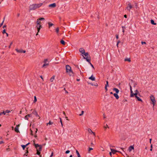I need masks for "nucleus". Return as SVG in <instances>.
I'll return each instance as SVG.
<instances>
[{
	"mask_svg": "<svg viewBox=\"0 0 157 157\" xmlns=\"http://www.w3.org/2000/svg\"><path fill=\"white\" fill-rule=\"evenodd\" d=\"M2 33L3 34L5 33H6V29H4L3 30V32H2Z\"/></svg>",
	"mask_w": 157,
	"mask_h": 157,
	"instance_id": "nucleus-42",
	"label": "nucleus"
},
{
	"mask_svg": "<svg viewBox=\"0 0 157 157\" xmlns=\"http://www.w3.org/2000/svg\"><path fill=\"white\" fill-rule=\"evenodd\" d=\"M146 42H141V44H146Z\"/></svg>",
	"mask_w": 157,
	"mask_h": 157,
	"instance_id": "nucleus-49",
	"label": "nucleus"
},
{
	"mask_svg": "<svg viewBox=\"0 0 157 157\" xmlns=\"http://www.w3.org/2000/svg\"><path fill=\"white\" fill-rule=\"evenodd\" d=\"M105 86H106L107 87L109 86L108 82V81H106V84L105 85Z\"/></svg>",
	"mask_w": 157,
	"mask_h": 157,
	"instance_id": "nucleus-35",
	"label": "nucleus"
},
{
	"mask_svg": "<svg viewBox=\"0 0 157 157\" xmlns=\"http://www.w3.org/2000/svg\"><path fill=\"white\" fill-rule=\"evenodd\" d=\"M59 119L60 120V122L61 123V122H62V119L61 118H59Z\"/></svg>",
	"mask_w": 157,
	"mask_h": 157,
	"instance_id": "nucleus-54",
	"label": "nucleus"
},
{
	"mask_svg": "<svg viewBox=\"0 0 157 157\" xmlns=\"http://www.w3.org/2000/svg\"><path fill=\"white\" fill-rule=\"evenodd\" d=\"M32 117V115L31 114H28L27 115H26L25 117V120H28L29 117Z\"/></svg>",
	"mask_w": 157,
	"mask_h": 157,
	"instance_id": "nucleus-15",
	"label": "nucleus"
},
{
	"mask_svg": "<svg viewBox=\"0 0 157 157\" xmlns=\"http://www.w3.org/2000/svg\"><path fill=\"white\" fill-rule=\"evenodd\" d=\"M152 145L151 144V149H150L151 151H152Z\"/></svg>",
	"mask_w": 157,
	"mask_h": 157,
	"instance_id": "nucleus-44",
	"label": "nucleus"
},
{
	"mask_svg": "<svg viewBox=\"0 0 157 157\" xmlns=\"http://www.w3.org/2000/svg\"><path fill=\"white\" fill-rule=\"evenodd\" d=\"M32 114H34V115H35L36 116V117H39V118L40 119V116H39L38 115L36 111L35 110H33V111L32 112Z\"/></svg>",
	"mask_w": 157,
	"mask_h": 157,
	"instance_id": "nucleus-12",
	"label": "nucleus"
},
{
	"mask_svg": "<svg viewBox=\"0 0 157 157\" xmlns=\"http://www.w3.org/2000/svg\"><path fill=\"white\" fill-rule=\"evenodd\" d=\"M134 149V147L132 146H131L129 147L128 148V150L130 152L132 150Z\"/></svg>",
	"mask_w": 157,
	"mask_h": 157,
	"instance_id": "nucleus-18",
	"label": "nucleus"
},
{
	"mask_svg": "<svg viewBox=\"0 0 157 157\" xmlns=\"http://www.w3.org/2000/svg\"><path fill=\"white\" fill-rule=\"evenodd\" d=\"M69 152H70V151L69 150H67L65 152L66 154H68Z\"/></svg>",
	"mask_w": 157,
	"mask_h": 157,
	"instance_id": "nucleus-43",
	"label": "nucleus"
},
{
	"mask_svg": "<svg viewBox=\"0 0 157 157\" xmlns=\"http://www.w3.org/2000/svg\"><path fill=\"white\" fill-rule=\"evenodd\" d=\"M76 153L78 155V157H81L78 151L77 150L76 151Z\"/></svg>",
	"mask_w": 157,
	"mask_h": 157,
	"instance_id": "nucleus-28",
	"label": "nucleus"
},
{
	"mask_svg": "<svg viewBox=\"0 0 157 157\" xmlns=\"http://www.w3.org/2000/svg\"><path fill=\"white\" fill-rule=\"evenodd\" d=\"M53 124V123L52 122H51V121H49L48 123H47V125H48V124H49V125H51L52 124Z\"/></svg>",
	"mask_w": 157,
	"mask_h": 157,
	"instance_id": "nucleus-33",
	"label": "nucleus"
},
{
	"mask_svg": "<svg viewBox=\"0 0 157 157\" xmlns=\"http://www.w3.org/2000/svg\"><path fill=\"white\" fill-rule=\"evenodd\" d=\"M151 139H150V143L151 144Z\"/></svg>",
	"mask_w": 157,
	"mask_h": 157,
	"instance_id": "nucleus-59",
	"label": "nucleus"
},
{
	"mask_svg": "<svg viewBox=\"0 0 157 157\" xmlns=\"http://www.w3.org/2000/svg\"><path fill=\"white\" fill-rule=\"evenodd\" d=\"M48 24L49 25V27H50L51 26L53 25V24L52 23H50V22H48Z\"/></svg>",
	"mask_w": 157,
	"mask_h": 157,
	"instance_id": "nucleus-31",
	"label": "nucleus"
},
{
	"mask_svg": "<svg viewBox=\"0 0 157 157\" xmlns=\"http://www.w3.org/2000/svg\"><path fill=\"white\" fill-rule=\"evenodd\" d=\"M66 72L70 76H74V74L73 71L71 70V67L69 65H66Z\"/></svg>",
	"mask_w": 157,
	"mask_h": 157,
	"instance_id": "nucleus-3",
	"label": "nucleus"
},
{
	"mask_svg": "<svg viewBox=\"0 0 157 157\" xmlns=\"http://www.w3.org/2000/svg\"><path fill=\"white\" fill-rule=\"evenodd\" d=\"M124 17L125 18H126L127 17V15H124Z\"/></svg>",
	"mask_w": 157,
	"mask_h": 157,
	"instance_id": "nucleus-63",
	"label": "nucleus"
},
{
	"mask_svg": "<svg viewBox=\"0 0 157 157\" xmlns=\"http://www.w3.org/2000/svg\"><path fill=\"white\" fill-rule=\"evenodd\" d=\"M116 38L117 39H118V35H116Z\"/></svg>",
	"mask_w": 157,
	"mask_h": 157,
	"instance_id": "nucleus-53",
	"label": "nucleus"
},
{
	"mask_svg": "<svg viewBox=\"0 0 157 157\" xmlns=\"http://www.w3.org/2000/svg\"><path fill=\"white\" fill-rule=\"evenodd\" d=\"M93 149V148H91V147H89V150H88V151H89V153L90 151L91 150H92Z\"/></svg>",
	"mask_w": 157,
	"mask_h": 157,
	"instance_id": "nucleus-37",
	"label": "nucleus"
},
{
	"mask_svg": "<svg viewBox=\"0 0 157 157\" xmlns=\"http://www.w3.org/2000/svg\"><path fill=\"white\" fill-rule=\"evenodd\" d=\"M2 114H3L4 115H5L6 114V112L5 111L1 113Z\"/></svg>",
	"mask_w": 157,
	"mask_h": 157,
	"instance_id": "nucleus-46",
	"label": "nucleus"
},
{
	"mask_svg": "<svg viewBox=\"0 0 157 157\" xmlns=\"http://www.w3.org/2000/svg\"><path fill=\"white\" fill-rule=\"evenodd\" d=\"M28 153V150H26V154H27Z\"/></svg>",
	"mask_w": 157,
	"mask_h": 157,
	"instance_id": "nucleus-57",
	"label": "nucleus"
},
{
	"mask_svg": "<svg viewBox=\"0 0 157 157\" xmlns=\"http://www.w3.org/2000/svg\"><path fill=\"white\" fill-rule=\"evenodd\" d=\"M79 52L83 55H84L86 52L85 50L83 48H80L79 49Z\"/></svg>",
	"mask_w": 157,
	"mask_h": 157,
	"instance_id": "nucleus-14",
	"label": "nucleus"
},
{
	"mask_svg": "<svg viewBox=\"0 0 157 157\" xmlns=\"http://www.w3.org/2000/svg\"><path fill=\"white\" fill-rule=\"evenodd\" d=\"M4 19L3 21H2V23H1L0 24V28L2 26V25H3V23H4Z\"/></svg>",
	"mask_w": 157,
	"mask_h": 157,
	"instance_id": "nucleus-40",
	"label": "nucleus"
},
{
	"mask_svg": "<svg viewBox=\"0 0 157 157\" xmlns=\"http://www.w3.org/2000/svg\"><path fill=\"white\" fill-rule=\"evenodd\" d=\"M48 6L51 8H54L56 6V4L55 3H53L49 5Z\"/></svg>",
	"mask_w": 157,
	"mask_h": 157,
	"instance_id": "nucleus-13",
	"label": "nucleus"
},
{
	"mask_svg": "<svg viewBox=\"0 0 157 157\" xmlns=\"http://www.w3.org/2000/svg\"><path fill=\"white\" fill-rule=\"evenodd\" d=\"M107 87L106 86H105V89L106 90V91H107L108 90V89L107 88Z\"/></svg>",
	"mask_w": 157,
	"mask_h": 157,
	"instance_id": "nucleus-47",
	"label": "nucleus"
},
{
	"mask_svg": "<svg viewBox=\"0 0 157 157\" xmlns=\"http://www.w3.org/2000/svg\"><path fill=\"white\" fill-rule=\"evenodd\" d=\"M20 13H18V14H17V16L18 17H19L20 16Z\"/></svg>",
	"mask_w": 157,
	"mask_h": 157,
	"instance_id": "nucleus-60",
	"label": "nucleus"
},
{
	"mask_svg": "<svg viewBox=\"0 0 157 157\" xmlns=\"http://www.w3.org/2000/svg\"><path fill=\"white\" fill-rule=\"evenodd\" d=\"M12 44H13L12 42H11L10 43V46H9V48H10V46H11V45Z\"/></svg>",
	"mask_w": 157,
	"mask_h": 157,
	"instance_id": "nucleus-48",
	"label": "nucleus"
},
{
	"mask_svg": "<svg viewBox=\"0 0 157 157\" xmlns=\"http://www.w3.org/2000/svg\"><path fill=\"white\" fill-rule=\"evenodd\" d=\"M30 144V143H28L27 144H26L25 146H26V147L27 146H28V145L29 144Z\"/></svg>",
	"mask_w": 157,
	"mask_h": 157,
	"instance_id": "nucleus-56",
	"label": "nucleus"
},
{
	"mask_svg": "<svg viewBox=\"0 0 157 157\" xmlns=\"http://www.w3.org/2000/svg\"><path fill=\"white\" fill-rule=\"evenodd\" d=\"M104 127L105 128H109L108 126V125L107 124H106V125Z\"/></svg>",
	"mask_w": 157,
	"mask_h": 157,
	"instance_id": "nucleus-39",
	"label": "nucleus"
},
{
	"mask_svg": "<svg viewBox=\"0 0 157 157\" xmlns=\"http://www.w3.org/2000/svg\"><path fill=\"white\" fill-rule=\"evenodd\" d=\"M37 137V134H35L34 135V137H35V138H36V137Z\"/></svg>",
	"mask_w": 157,
	"mask_h": 157,
	"instance_id": "nucleus-51",
	"label": "nucleus"
},
{
	"mask_svg": "<svg viewBox=\"0 0 157 157\" xmlns=\"http://www.w3.org/2000/svg\"><path fill=\"white\" fill-rule=\"evenodd\" d=\"M65 118L67 119V120H69L68 119V117H65Z\"/></svg>",
	"mask_w": 157,
	"mask_h": 157,
	"instance_id": "nucleus-58",
	"label": "nucleus"
},
{
	"mask_svg": "<svg viewBox=\"0 0 157 157\" xmlns=\"http://www.w3.org/2000/svg\"><path fill=\"white\" fill-rule=\"evenodd\" d=\"M89 63H90L91 66L93 68H94V67L93 65L92 64V63H91L90 61V62H89Z\"/></svg>",
	"mask_w": 157,
	"mask_h": 157,
	"instance_id": "nucleus-38",
	"label": "nucleus"
},
{
	"mask_svg": "<svg viewBox=\"0 0 157 157\" xmlns=\"http://www.w3.org/2000/svg\"><path fill=\"white\" fill-rule=\"evenodd\" d=\"M33 145H34L35 148H36L37 151V154L40 155V152L42 150V146L38 144H36L34 142V141Z\"/></svg>",
	"mask_w": 157,
	"mask_h": 157,
	"instance_id": "nucleus-4",
	"label": "nucleus"
},
{
	"mask_svg": "<svg viewBox=\"0 0 157 157\" xmlns=\"http://www.w3.org/2000/svg\"><path fill=\"white\" fill-rule=\"evenodd\" d=\"M60 42L63 45H65V42L63 40H61L60 41Z\"/></svg>",
	"mask_w": 157,
	"mask_h": 157,
	"instance_id": "nucleus-24",
	"label": "nucleus"
},
{
	"mask_svg": "<svg viewBox=\"0 0 157 157\" xmlns=\"http://www.w3.org/2000/svg\"><path fill=\"white\" fill-rule=\"evenodd\" d=\"M33 129L34 131H35V134H36L37 131V128H33Z\"/></svg>",
	"mask_w": 157,
	"mask_h": 157,
	"instance_id": "nucleus-32",
	"label": "nucleus"
},
{
	"mask_svg": "<svg viewBox=\"0 0 157 157\" xmlns=\"http://www.w3.org/2000/svg\"><path fill=\"white\" fill-rule=\"evenodd\" d=\"M150 99L152 102L151 103L153 105V107L154 109V106L156 102L155 97L153 95H151L150 96Z\"/></svg>",
	"mask_w": 157,
	"mask_h": 157,
	"instance_id": "nucleus-6",
	"label": "nucleus"
},
{
	"mask_svg": "<svg viewBox=\"0 0 157 157\" xmlns=\"http://www.w3.org/2000/svg\"><path fill=\"white\" fill-rule=\"evenodd\" d=\"M55 76H52L51 78L50 79V81L51 82H53L54 80L55 79Z\"/></svg>",
	"mask_w": 157,
	"mask_h": 157,
	"instance_id": "nucleus-23",
	"label": "nucleus"
},
{
	"mask_svg": "<svg viewBox=\"0 0 157 157\" xmlns=\"http://www.w3.org/2000/svg\"><path fill=\"white\" fill-rule=\"evenodd\" d=\"M33 130L31 129V134L32 136L33 135Z\"/></svg>",
	"mask_w": 157,
	"mask_h": 157,
	"instance_id": "nucleus-36",
	"label": "nucleus"
},
{
	"mask_svg": "<svg viewBox=\"0 0 157 157\" xmlns=\"http://www.w3.org/2000/svg\"><path fill=\"white\" fill-rule=\"evenodd\" d=\"M53 152H52L51 153V155H50V157H52V156L53 155Z\"/></svg>",
	"mask_w": 157,
	"mask_h": 157,
	"instance_id": "nucleus-50",
	"label": "nucleus"
},
{
	"mask_svg": "<svg viewBox=\"0 0 157 157\" xmlns=\"http://www.w3.org/2000/svg\"><path fill=\"white\" fill-rule=\"evenodd\" d=\"M110 150L113 154H115L116 153V152H119V151H117L116 150L114 149H113L111 148L110 149Z\"/></svg>",
	"mask_w": 157,
	"mask_h": 157,
	"instance_id": "nucleus-17",
	"label": "nucleus"
},
{
	"mask_svg": "<svg viewBox=\"0 0 157 157\" xmlns=\"http://www.w3.org/2000/svg\"><path fill=\"white\" fill-rule=\"evenodd\" d=\"M130 93H131L130 95H132V94H133V91L132 90V87L131 86H130Z\"/></svg>",
	"mask_w": 157,
	"mask_h": 157,
	"instance_id": "nucleus-26",
	"label": "nucleus"
},
{
	"mask_svg": "<svg viewBox=\"0 0 157 157\" xmlns=\"http://www.w3.org/2000/svg\"><path fill=\"white\" fill-rule=\"evenodd\" d=\"M15 131L17 132H19V131L18 129V128L17 126L14 129Z\"/></svg>",
	"mask_w": 157,
	"mask_h": 157,
	"instance_id": "nucleus-21",
	"label": "nucleus"
},
{
	"mask_svg": "<svg viewBox=\"0 0 157 157\" xmlns=\"http://www.w3.org/2000/svg\"><path fill=\"white\" fill-rule=\"evenodd\" d=\"M44 20L45 19L42 17L38 19L37 20L35 28L37 29V32L36 34V36L38 35V33L40 32V29L42 28L41 21H44Z\"/></svg>",
	"mask_w": 157,
	"mask_h": 157,
	"instance_id": "nucleus-1",
	"label": "nucleus"
},
{
	"mask_svg": "<svg viewBox=\"0 0 157 157\" xmlns=\"http://www.w3.org/2000/svg\"><path fill=\"white\" fill-rule=\"evenodd\" d=\"M133 7V5H132L131 2H127V6L126 7V9L128 11L130 12L131 10L132 9Z\"/></svg>",
	"mask_w": 157,
	"mask_h": 157,
	"instance_id": "nucleus-7",
	"label": "nucleus"
},
{
	"mask_svg": "<svg viewBox=\"0 0 157 157\" xmlns=\"http://www.w3.org/2000/svg\"><path fill=\"white\" fill-rule=\"evenodd\" d=\"M63 114L64 115L66 116V114H65V112H64V111H63Z\"/></svg>",
	"mask_w": 157,
	"mask_h": 157,
	"instance_id": "nucleus-62",
	"label": "nucleus"
},
{
	"mask_svg": "<svg viewBox=\"0 0 157 157\" xmlns=\"http://www.w3.org/2000/svg\"><path fill=\"white\" fill-rule=\"evenodd\" d=\"M6 27V25H4V26H3V28H5V27Z\"/></svg>",
	"mask_w": 157,
	"mask_h": 157,
	"instance_id": "nucleus-61",
	"label": "nucleus"
},
{
	"mask_svg": "<svg viewBox=\"0 0 157 157\" xmlns=\"http://www.w3.org/2000/svg\"><path fill=\"white\" fill-rule=\"evenodd\" d=\"M151 24H152V25H156V23H155L154 22V21L153 20H151Z\"/></svg>",
	"mask_w": 157,
	"mask_h": 157,
	"instance_id": "nucleus-25",
	"label": "nucleus"
},
{
	"mask_svg": "<svg viewBox=\"0 0 157 157\" xmlns=\"http://www.w3.org/2000/svg\"><path fill=\"white\" fill-rule=\"evenodd\" d=\"M113 95L117 99L119 98V97L118 95L117 94V93H114L113 94Z\"/></svg>",
	"mask_w": 157,
	"mask_h": 157,
	"instance_id": "nucleus-20",
	"label": "nucleus"
},
{
	"mask_svg": "<svg viewBox=\"0 0 157 157\" xmlns=\"http://www.w3.org/2000/svg\"><path fill=\"white\" fill-rule=\"evenodd\" d=\"M5 112H6V113H9L10 112V111L9 110H6Z\"/></svg>",
	"mask_w": 157,
	"mask_h": 157,
	"instance_id": "nucleus-45",
	"label": "nucleus"
},
{
	"mask_svg": "<svg viewBox=\"0 0 157 157\" xmlns=\"http://www.w3.org/2000/svg\"><path fill=\"white\" fill-rule=\"evenodd\" d=\"M21 147H22L23 150H25V147H26V146L24 145H21Z\"/></svg>",
	"mask_w": 157,
	"mask_h": 157,
	"instance_id": "nucleus-29",
	"label": "nucleus"
},
{
	"mask_svg": "<svg viewBox=\"0 0 157 157\" xmlns=\"http://www.w3.org/2000/svg\"><path fill=\"white\" fill-rule=\"evenodd\" d=\"M124 61H128V62H130L131 61L130 58H126L124 59Z\"/></svg>",
	"mask_w": 157,
	"mask_h": 157,
	"instance_id": "nucleus-22",
	"label": "nucleus"
},
{
	"mask_svg": "<svg viewBox=\"0 0 157 157\" xmlns=\"http://www.w3.org/2000/svg\"><path fill=\"white\" fill-rule=\"evenodd\" d=\"M6 36H7V37H8V34L7 33H6Z\"/></svg>",
	"mask_w": 157,
	"mask_h": 157,
	"instance_id": "nucleus-64",
	"label": "nucleus"
},
{
	"mask_svg": "<svg viewBox=\"0 0 157 157\" xmlns=\"http://www.w3.org/2000/svg\"><path fill=\"white\" fill-rule=\"evenodd\" d=\"M136 93L137 94H138L139 92H138V90H136L135 91H134V93Z\"/></svg>",
	"mask_w": 157,
	"mask_h": 157,
	"instance_id": "nucleus-34",
	"label": "nucleus"
},
{
	"mask_svg": "<svg viewBox=\"0 0 157 157\" xmlns=\"http://www.w3.org/2000/svg\"><path fill=\"white\" fill-rule=\"evenodd\" d=\"M89 79L91 80L94 81H95V78L93 76V75H92L89 78Z\"/></svg>",
	"mask_w": 157,
	"mask_h": 157,
	"instance_id": "nucleus-16",
	"label": "nucleus"
},
{
	"mask_svg": "<svg viewBox=\"0 0 157 157\" xmlns=\"http://www.w3.org/2000/svg\"><path fill=\"white\" fill-rule=\"evenodd\" d=\"M87 131H88V132L90 134H93V135L94 136H95V133L94 132H92V131L90 129V128H88V129H87Z\"/></svg>",
	"mask_w": 157,
	"mask_h": 157,
	"instance_id": "nucleus-11",
	"label": "nucleus"
},
{
	"mask_svg": "<svg viewBox=\"0 0 157 157\" xmlns=\"http://www.w3.org/2000/svg\"><path fill=\"white\" fill-rule=\"evenodd\" d=\"M130 97H134L137 99V101H140L141 102H142L143 101L140 98V95L139 94H137L136 93H133V94L130 95Z\"/></svg>",
	"mask_w": 157,
	"mask_h": 157,
	"instance_id": "nucleus-5",
	"label": "nucleus"
},
{
	"mask_svg": "<svg viewBox=\"0 0 157 157\" xmlns=\"http://www.w3.org/2000/svg\"><path fill=\"white\" fill-rule=\"evenodd\" d=\"M43 5V3H40L38 4H34L30 5L29 6L30 10H34L40 7Z\"/></svg>",
	"mask_w": 157,
	"mask_h": 157,
	"instance_id": "nucleus-2",
	"label": "nucleus"
},
{
	"mask_svg": "<svg viewBox=\"0 0 157 157\" xmlns=\"http://www.w3.org/2000/svg\"><path fill=\"white\" fill-rule=\"evenodd\" d=\"M15 50L17 52H18V53H25L26 52L25 51L23 50L22 49L19 50L17 49H16Z\"/></svg>",
	"mask_w": 157,
	"mask_h": 157,
	"instance_id": "nucleus-10",
	"label": "nucleus"
},
{
	"mask_svg": "<svg viewBox=\"0 0 157 157\" xmlns=\"http://www.w3.org/2000/svg\"><path fill=\"white\" fill-rule=\"evenodd\" d=\"M113 90L116 92V93L118 94L119 92V90L117 88H114L113 89Z\"/></svg>",
	"mask_w": 157,
	"mask_h": 157,
	"instance_id": "nucleus-19",
	"label": "nucleus"
},
{
	"mask_svg": "<svg viewBox=\"0 0 157 157\" xmlns=\"http://www.w3.org/2000/svg\"><path fill=\"white\" fill-rule=\"evenodd\" d=\"M59 28H57L56 29V33L58 34L59 32Z\"/></svg>",
	"mask_w": 157,
	"mask_h": 157,
	"instance_id": "nucleus-27",
	"label": "nucleus"
},
{
	"mask_svg": "<svg viewBox=\"0 0 157 157\" xmlns=\"http://www.w3.org/2000/svg\"><path fill=\"white\" fill-rule=\"evenodd\" d=\"M3 143V141H1L0 142V144H2Z\"/></svg>",
	"mask_w": 157,
	"mask_h": 157,
	"instance_id": "nucleus-55",
	"label": "nucleus"
},
{
	"mask_svg": "<svg viewBox=\"0 0 157 157\" xmlns=\"http://www.w3.org/2000/svg\"><path fill=\"white\" fill-rule=\"evenodd\" d=\"M84 112V111H82V113L79 114V116H82Z\"/></svg>",
	"mask_w": 157,
	"mask_h": 157,
	"instance_id": "nucleus-41",
	"label": "nucleus"
},
{
	"mask_svg": "<svg viewBox=\"0 0 157 157\" xmlns=\"http://www.w3.org/2000/svg\"><path fill=\"white\" fill-rule=\"evenodd\" d=\"M44 63L43 65L42 66V68H46L48 65L49 63L48 62L47 60L46 59L44 61Z\"/></svg>",
	"mask_w": 157,
	"mask_h": 157,
	"instance_id": "nucleus-9",
	"label": "nucleus"
},
{
	"mask_svg": "<svg viewBox=\"0 0 157 157\" xmlns=\"http://www.w3.org/2000/svg\"><path fill=\"white\" fill-rule=\"evenodd\" d=\"M37 101V99L36 98V96H34V100L33 101L34 102H36Z\"/></svg>",
	"mask_w": 157,
	"mask_h": 157,
	"instance_id": "nucleus-30",
	"label": "nucleus"
},
{
	"mask_svg": "<svg viewBox=\"0 0 157 157\" xmlns=\"http://www.w3.org/2000/svg\"><path fill=\"white\" fill-rule=\"evenodd\" d=\"M83 55H84L85 57L83 56V58L86 59L87 61L88 62H90V56L89 55L88 52H86Z\"/></svg>",
	"mask_w": 157,
	"mask_h": 157,
	"instance_id": "nucleus-8",
	"label": "nucleus"
},
{
	"mask_svg": "<svg viewBox=\"0 0 157 157\" xmlns=\"http://www.w3.org/2000/svg\"><path fill=\"white\" fill-rule=\"evenodd\" d=\"M120 43V41L119 40H118L117 42V44H118Z\"/></svg>",
	"mask_w": 157,
	"mask_h": 157,
	"instance_id": "nucleus-52",
	"label": "nucleus"
}]
</instances>
